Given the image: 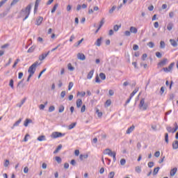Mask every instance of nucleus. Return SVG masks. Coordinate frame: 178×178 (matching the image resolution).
Returning <instances> with one entry per match:
<instances>
[{
	"mask_svg": "<svg viewBox=\"0 0 178 178\" xmlns=\"http://www.w3.org/2000/svg\"><path fill=\"white\" fill-rule=\"evenodd\" d=\"M38 141H46L47 140V137H45V136L42 135L40 136L38 138H37Z\"/></svg>",
	"mask_w": 178,
	"mask_h": 178,
	"instance_id": "f3484780",
	"label": "nucleus"
},
{
	"mask_svg": "<svg viewBox=\"0 0 178 178\" xmlns=\"http://www.w3.org/2000/svg\"><path fill=\"white\" fill-rule=\"evenodd\" d=\"M154 166V162L153 161H150L148 163V167L149 168H152Z\"/></svg>",
	"mask_w": 178,
	"mask_h": 178,
	"instance_id": "774afa93",
	"label": "nucleus"
},
{
	"mask_svg": "<svg viewBox=\"0 0 178 178\" xmlns=\"http://www.w3.org/2000/svg\"><path fill=\"white\" fill-rule=\"evenodd\" d=\"M55 159L57 162V163H62V159L60 158V156H56Z\"/></svg>",
	"mask_w": 178,
	"mask_h": 178,
	"instance_id": "f704fd0d",
	"label": "nucleus"
},
{
	"mask_svg": "<svg viewBox=\"0 0 178 178\" xmlns=\"http://www.w3.org/2000/svg\"><path fill=\"white\" fill-rule=\"evenodd\" d=\"M115 9H116V6H113L111 9L109 10V13H113V12H115Z\"/></svg>",
	"mask_w": 178,
	"mask_h": 178,
	"instance_id": "680f3d73",
	"label": "nucleus"
},
{
	"mask_svg": "<svg viewBox=\"0 0 178 178\" xmlns=\"http://www.w3.org/2000/svg\"><path fill=\"white\" fill-rule=\"evenodd\" d=\"M120 27H122V25H118V24L115 25L113 26L114 31H118L119 29H120Z\"/></svg>",
	"mask_w": 178,
	"mask_h": 178,
	"instance_id": "72a5a7b5",
	"label": "nucleus"
},
{
	"mask_svg": "<svg viewBox=\"0 0 178 178\" xmlns=\"http://www.w3.org/2000/svg\"><path fill=\"white\" fill-rule=\"evenodd\" d=\"M173 66H175V63H172L171 64H170V65L168 66L169 72H172V70L173 69Z\"/></svg>",
	"mask_w": 178,
	"mask_h": 178,
	"instance_id": "79ce46f5",
	"label": "nucleus"
},
{
	"mask_svg": "<svg viewBox=\"0 0 178 178\" xmlns=\"http://www.w3.org/2000/svg\"><path fill=\"white\" fill-rule=\"evenodd\" d=\"M133 97H134V91H132V92L131 93L129 98L127 99V100L126 101V104L127 105V104H129L130 102V101H131V99L133 98Z\"/></svg>",
	"mask_w": 178,
	"mask_h": 178,
	"instance_id": "a211bd4d",
	"label": "nucleus"
},
{
	"mask_svg": "<svg viewBox=\"0 0 178 178\" xmlns=\"http://www.w3.org/2000/svg\"><path fill=\"white\" fill-rule=\"evenodd\" d=\"M65 134H62L61 132L55 131L51 134V137L53 138H59V137H64Z\"/></svg>",
	"mask_w": 178,
	"mask_h": 178,
	"instance_id": "20e7f679",
	"label": "nucleus"
},
{
	"mask_svg": "<svg viewBox=\"0 0 178 178\" xmlns=\"http://www.w3.org/2000/svg\"><path fill=\"white\" fill-rule=\"evenodd\" d=\"M165 47V42L164 41H161L160 42V48L161 49H163Z\"/></svg>",
	"mask_w": 178,
	"mask_h": 178,
	"instance_id": "ea45409f",
	"label": "nucleus"
},
{
	"mask_svg": "<svg viewBox=\"0 0 178 178\" xmlns=\"http://www.w3.org/2000/svg\"><path fill=\"white\" fill-rule=\"evenodd\" d=\"M31 13V4H29L25 8H22L19 13V17H23V22L29 19Z\"/></svg>",
	"mask_w": 178,
	"mask_h": 178,
	"instance_id": "f257e3e1",
	"label": "nucleus"
},
{
	"mask_svg": "<svg viewBox=\"0 0 178 178\" xmlns=\"http://www.w3.org/2000/svg\"><path fill=\"white\" fill-rule=\"evenodd\" d=\"M44 72H47V68H44L43 70H42L40 72V74H39V75L38 76V79H40L41 77V76H42V74H44Z\"/></svg>",
	"mask_w": 178,
	"mask_h": 178,
	"instance_id": "c03bdc74",
	"label": "nucleus"
},
{
	"mask_svg": "<svg viewBox=\"0 0 178 178\" xmlns=\"http://www.w3.org/2000/svg\"><path fill=\"white\" fill-rule=\"evenodd\" d=\"M166 130L168 131V133H172L173 128H172L171 127H167Z\"/></svg>",
	"mask_w": 178,
	"mask_h": 178,
	"instance_id": "4d7b16f0",
	"label": "nucleus"
},
{
	"mask_svg": "<svg viewBox=\"0 0 178 178\" xmlns=\"http://www.w3.org/2000/svg\"><path fill=\"white\" fill-rule=\"evenodd\" d=\"M83 41H84V39L83 38L81 39L79 41H78L77 43L74 44V47H79V45H80V44H81V42H83Z\"/></svg>",
	"mask_w": 178,
	"mask_h": 178,
	"instance_id": "49530a36",
	"label": "nucleus"
},
{
	"mask_svg": "<svg viewBox=\"0 0 178 178\" xmlns=\"http://www.w3.org/2000/svg\"><path fill=\"white\" fill-rule=\"evenodd\" d=\"M95 83H101V79H99V76H98V75L95 76Z\"/></svg>",
	"mask_w": 178,
	"mask_h": 178,
	"instance_id": "052dcab7",
	"label": "nucleus"
},
{
	"mask_svg": "<svg viewBox=\"0 0 178 178\" xmlns=\"http://www.w3.org/2000/svg\"><path fill=\"white\" fill-rule=\"evenodd\" d=\"M140 66L143 67V69H148V65L147 63H140Z\"/></svg>",
	"mask_w": 178,
	"mask_h": 178,
	"instance_id": "a18cd8bd",
	"label": "nucleus"
},
{
	"mask_svg": "<svg viewBox=\"0 0 178 178\" xmlns=\"http://www.w3.org/2000/svg\"><path fill=\"white\" fill-rule=\"evenodd\" d=\"M111 104H112V101L111 99H108L105 102V106H111Z\"/></svg>",
	"mask_w": 178,
	"mask_h": 178,
	"instance_id": "4c0bfd02",
	"label": "nucleus"
},
{
	"mask_svg": "<svg viewBox=\"0 0 178 178\" xmlns=\"http://www.w3.org/2000/svg\"><path fill=\"white\" fill-rule=\"evenodd\" d=\"M76 124H77L76 122H73L71 124L68 126V130H72V129H74L76 127Z\"/></svg>",
	"mask_w": 178,
	"mask_h": 178,
	"instance_id": "c85d7f7f",
	"label": "nucleus"
},
{
	"mask_svg": "<svg viewBox=\"0 0 178 178\" xmlns=\"http://www.w3.org/2000/svg\"><path fill=\"white\" fill-rule=\"evenodd\" d=\"M135 170L136 173H141V167L140 166L136 167Z\"/></svg>",
	"mask_w": 178,
	"mask_h": 178,
	"instance_id": "37998d69",
	"label": "nucleus"
},
{
	"mask_svg": "<svg viewBox=\"0 0 178 178\" xmlns=\"http://www.w3.org/2000/svg\"><path fill=\"white\" fill-rule=\"evenodd\" d=\"M177 172V168H174L170 170V176L173 177L175 175H176Z\"/></svg>",
	"mask_w": 178,
	"mask_h": 178,
	"instance_id": "aec40b11",
	"label": "nucleus"
},
{
	"mask_svg": "<svg viewBox=\"0 0 178 178\" xmlns=\"http://www.w3.org/2000/svg\"><path fill=\"white\" fill-rule=\"evenodd\" d=\"M96 113H97L98 118H102V112H99V109H96Z\"/></svg>",
	"mask_w": 178,
	"mask_h": 178,
	"instance_id": "a19ab883",
	"label": "nucleus"
},
{
	"mask_svg": "<svg viewBox=\"0 0 178 178\" xmlns=\"http://www.w3.org/2000/svg\"><path fill=\"white\" fill-rule=\"evenodd\" d=\"M170 42L172 47H177V42L173 39L170 40Z\"/></svg>",
	"mask_w": 178,
	"mask_h": 178,
	"instance_id": "393cba45",
	"label": "nucleus"
},
{
	"mask_svg": "<svg viewBox=\"0 0 178 178\" xmlns=\"http://www.w3.org/2000/svg\"><path fill=\"white\" fill-rule=\"evenodd\" d=\"M35 49V46H31L27 51L28 54H33L34 52V50Z\"/></svg>",
	"mask_w": 178,
	"mask_h": 178,
	"instance_id": "b1692460",
	"label": "nucleus"
},
{
	"mask_svg": "<svg viewBox=\"0 0 178 178\" xmlns=\"http://www.w3.org/2000/svg\"><path fill=\"white\" fill-rule=\"evenodd\" d=\"M9 86L11 87L13 90V88H15V81L13 79L10 80Z\"/></svg>",
	"mask_w": 178,
	"mask_h": 178,
	"instance_id": "7c9ffc66",
	"label": "nucleus"
},
{
	"mask_svg": "<svg viewBox=\"0 0 178 178\" xmlns=\"http://www.w3.org/2000/svg\"><path fill=\"white\" fill-rule=\"evenodd\" d=\"M88 158V154H80L79 159L80 161H84V159H87Z\"/></svg>",
	"mask_w": 178,
	"mask_h": 178,
	"instance_id": "dca6fc26",
	"label": "nucleus"
},
{
	"mask_svg": "<svg viewBox=\"0 0 178 178\" xmlns=\"http://www.w3.org/2000/svg\"><path fill=\"white\" fill-rule=\"evenodd\" d=\"M62 147H63L62 144H60V145L57 147V148L54 150V154H58V152H59V150H60V149H62Z\"/></svg>",
	"mask_w": 178,
	"mask_h": 178,
	"instance_id": "a878e982",
	"label": "nucleus"
},
{
	"mask_svg": "<svg viewBox=\"0 0 178 178\" xmlns=\"http://www.w3.org/2000/svg\"><path fill=\"white\" fill-rule=\"evenodd\" d=\"M42 20H44V18L42 17H39L38 19L36 20L37 25L38 26L41 25V23H42Z\"/></svg>",
	"mask_w": 178,
	"mask_h": 178,
	"instance_id": "5701e85b",
	"label": "nucleus"
},
{
	"mask_svg": "<svg viewBox=\"0 0 178 178\" xmlns=\"http://www.w3.org/2000/svg\"><path fill=\"white\" fill-rule=\"evenodd\" d=\"M38 61H35L33 65H31L29 70H28V73H32V74H35V70L37 69V66H38Z\"/></svg>",
	"mask_w": 178,
	"mask_h": 178,
	"instance_id": "f03ea898",
	"label": "nucleus"
},
{
	"mask_svg": "<svg viewBox=\"0 0 178 178\" xmlns=\"http://www.w3.org/2000/svg\"><path fill=\"white\" fill-rule=\"evenodd\" d=\"M120 165H122V166H124V165H126V159H122L120 160Z\"/></svg>",
	"mask_w": 178,
	"mask_h": 178,
	"instance_id": "3c124183",
	"label": "nucleus"
},
{
	"mask_svg": "<svg viewBox=\"0 0 178 178\" xmlns=\"http://www.w3.org/2000/svg\"><path fill=\"white\" fill-rule=\"evenodd\" d=\"M115 177V172L112 171L108 174V178H113Z\"/></svg>",
	"mask_w": 178,
	"mask_h": 178,
	"instance_id": "8fccbe9b",
	"label": "nucleus"
},
{
	"mask_svg": "<svg viewBox=\"0 0 178 178\" xmlns=\"http://www.w3.org/2000/svg\"><path fill=\"white\" fill-rule=\"evenodd\" d=\"M81 113H84V112H86V106L85 104H83L81 108Z\"/></svg>",
	"mask_w": 178,
	"mask_h": 178,
	"instance_id": "e2e57ef3",
	"label": "nucleus"
},
{
	"mask_svg": "<svg viewBox=\"0 0 178 178\" xmlns=\"http://www.w3.org/2000/svg\"><path fill=\"white\" fill-rule=\"evenodd\" d=\"M76 108H81V105H83V100L81 99H78L76 100Z\"/></svg>",
	"mask_w": 178,
	"mask_h": 178,
	"instance_id": "f8f14e48",
	"label": "nucleus"
},
{
	"mask_svg": "<svg viewBox=\"0 0 178 178\" xmlns=\"http://www.w3.org/2000/svg\"><path fill=\"white\" fill-rule=\"evenodd\" d=\"M74 83L73 82H70L68 85V90L70 91L73 88Z\"/></svg>",
	"mask_w": 178,
	"mask_h": 178,
	"instance_id": "09e8293b",
	"label": "nucleus"
},
{
	"mask_svg": "<svg viewBox=\"0 0 178 178\" xmlns=\"http://www.w3.org/2000/svg\"><path fill=\"white\" fill-rule=\"evenodd\" d=\"M92 76H94V70H91L87 75V79L88 80H91L92 79Z\"/></svg>",
	"mask_w": 178,
	"mask_h": 178,
	"instance_id": "9b49d317",
	"label": "nucleus"
},
{
	"mask_svg": "<svg viewBox=\"0 0 178 178\" xmlns=\"http://www.w3.org/2000/svg\"><path fill=\"white\" fill-rule=\"evenodd\" d=\"M147 45L149 48H154V47H155V44H154V42H149L147 43Z\"/></svg>",
	"mask_w": 178,
	"mask_h": 178,
	"instance_id": "de8ad7c7",
	"label": "nucleus"
},
{
	"mask_svg": "<svg viewBox=\"0 0 178 178\" xmlns=\"http://www.w3.org/2000/svg\"><path fill=\"white\" fill-rule=\"evenodd\" d=\"M104 23H105V18H102V19L100 21L99 29H101V27L104 26Z\"/></svg>",
	"mask_w": 178,
	"mask_h": 178,
	"instance_id": "e433bc0d",
	"label": "nucleus"
},
{
	"mask_svg": "<svg viewBox=\"0 0 178 178\" xmlns=\"http://www.w3.org/2000/svg\"><path fill=\"white\" fill-rule=\"evenodd\" d=\"M77 58L80 60H86V56L84 55V54L79 53L77 54Z\"/></svg>",
	"mask_w": 178,
	"mask_h": 178,
	"instance_id": "1a4fd4ad",
	"label": "nucleus"
},
{
	"mask_svg": "<svg viewBox=\"0 0 178 178\" xmlns=\"http://www.w3.org/2000/svg\"><path fill=\"white\" fill-rule=\"evenodd\" d=\"M9 10H10V9L7 8L6 10L0 14V17L1 19H3V17H5V16H6L9 13Z\"/></svg>",
	"mask_w": 178,
	"mask_h": 178,
	"instance_id": "6e6552de",
	"label": "nucleus"
},
{
	"mask_svg": "<svg viewBox=\"0 0 178 178\" xmlns=\"http://www.w3.org/2000/svg\"><path fill=\"white\" fill-rule=\"evenodd\" d=\"M20 123H22V118H19V119L13 124V127H12V129H13L14 127H16L19 126V124H20Z\"/></svg>",
	"mask_w": 178,
	"mask_h": 178,
	"instance_id": "cd10ccee",
	"label": "nucleus"
},
{
	"mask_svg": "<svg viewBox=\"0 0 178 178\" xmlns=\"http://www.w3.org/2000/svg\"><path fill=\"white\" fill-rule=\"evenodd\" d=\"M159 169H161V168H159V167H157V168L154 169V171H153V175L154 176L158 175V172H159Z\"/></svg>",
	"mask_w": 178,
	"mask_h": 178,
	"instance_id": "473e14b6",
	"label": "nucleus"
},
{
	"mask_svg": "<svg viewBox=\"0 0 178 178\" xmlns=\"http://www.w3.org/2000/svg\"><path fill=\"white\" fill-rule=\"evenodd\" d=\"M172 148H173V149H178V140H175L172 143Z\"/></svg>",
	"mask_w": 178,
	"mask_h": 178,
	"instance_id": "412c9836",
	"label": "nucleus"
},
{
	"mask_svg": "<svg viewBox=\"0 0 178 178\" xmlns=\"http://www.w3.org/2000/svg\"><path fill=\"white\" fill-rule=\"evenodd\" d=\"M8 0H1V1H0V8H2V6H3V5H5V3H6V1H7Z\"/></svg>",
	"mask_w": 178,
	"mask_h": 178,
	"instance_id": "603ef678",
	"label": "nucleus"
},
{
	"mask_svg": "<svg viewBox=\"0 0 178 178\" xmlns=\"http://www.w3.org/2000/svg\"><path fill=\"white\" fill-rule=\"evenodd\" d=\"M165 141L167 144L169 143V134H168V133L165 134Z\"/></svg>",
	"mask_w": 178,
	"mask_h": 178,
	"instance_id": "58836bf2",
	"label": "nucleus"
},
{
	"mask_svg": "<svg viewBox=\"0 0 178 178\" xmlns=\"http://www.w3.org/2000/svg\"><path fill=\"white\" fill-rule=\"evenodd\" d=\"M19 0H13V1L10 3V6H13L15 5H16V3H17L19 2Z\"/></svg>",
	"mask_w": 178,
	"mask_h": 178,
	"instance_id": "6e6d98bb",
	"label": "nucleus"
},
{
	"mask_svg": "<svg viewBox=\"0 0 178 178\" xmlns=\"http://www.w3.org/2000/svg\"><path fill=\"white\" fill-rule=\"evenodd\" d=\"M67 67H68V70H70V72H73L74 70V67L72 65V63H68Z\"/></svg>",
	"mask_w": 178,
	"mask_h": 178,
	"instance_id": "2f4dec72",
	"label": "nucleus"
},
{
	"mask_svg": "<svg viewBox=\"0 0 178 178\" xmlns=\"http://www.w3.org/2000/svg\"><path fill=\"white\" fill-rule=\"evenodd\" d=\"M168 62V58H163L157 64V66L158 67H163V66H166Z\"/></svg>",
	"mask_w": 178,
	"mask_h": 178,
	"instance_id": "39448f33",
	"label": "nucleus"
},
{
	"mask_svg": "<svg viewBox=\"0 0 178 178\" xmlns=\"http://www.w3.org/2000/svg\"><path fill=\"white\" fill-rule=\"evenodd\" d=\"M77 95H81V97H86V92H78Z\"/></svg>",
	"mask_w": 178,
	"mask_h": 178,
	"instance_id": "13d9d810",
	"label": "nucleus"
},
{
	"mask_svg": "<svg viewBox=\"0 0 178 178\" xmlns=\"http://www.w3.org/2000/svg\"><path fill=\"white\" fill-rule=\"evenodd\" d=\"M29 123H33V120H31V119L27 118L24 121V126H25V127H27V126H29Z\"/></svg>",
	"mask_w": 178,
	"mask_h": 178,
	"instance_id": "4468645a",
	"label": "nucleus"
},
{
	"mask_svg": "<svg viewBox=\"0 0 178 178\" xmlns=\"http://www.w3.org/2000/svg\"><path fill=\"white\" fill-rule=\"evenodd\" d=\"M131 33H134V26H131L129 31H126L124 32V35L126 37H130Z\"/></svg>",
	"mask_w": 178,
	"mask_h": 178,
	"instance_id": "423d86ee",
	"label": "nucleus"
},
{
	"mask_svg": "<svg viewBox=\"0 0 178 178\" xmlns=\"http://www.w3.org/2000/svg\"><path fill=\"white\" fill-rule=\"evenodd\" d=\"M101 42H102V38H98L95 42V45H97V47H101Z\"/></svg>",
	"mask_w": 178,
	"mask_h": 178,
	"instance_id": "2eb2a0df",
	"label": "nucleus"
},
{
	"mask_svg": "<svg viewBox=\"0 0 178 178\" xmlns=\"http://www.w3.org/2000/svg\"><path fill=\"white\" fill-rule=\"evenodd\" d=\"M102 140H106V134H101Z\"/></svg>",
	"mask_w": 178,
	"mask_h": 178,
	"instance_id": "338daca9",
	"label": "nucleus"
},
{
	"mask_svg": "<svg viewBox=\"0 0 178 178\" xmlns=\"http://www.w3.org/2000/svg\"><path fill=\"white\" fill-rule=\"evenodd\" d=\"M41 2V0H36L35 2V7L33 10V13H37V10H38V6L40 5V3Z\"/></svg>",
	"mask_w": 178,
	"mask_h": 178,
	"instance_id": "0eeeda50",
	"label": "nucleus"
},
{
	"mask_svg": "<svg viewBox=\"0 0 178 178\" xmlns=\"http://www.w3.org/2000/svg\"><path fill=\"white\" fill-rule=\"evenodd\" d=\"M173 23L170 22L168 23V24L167 25V30H168V31H171L172 29H173Z\"/></svg>",
	"mask_w": 178,
	"mask_h": 178,
	"instance_id": "4be33fe9",
	"label": "nucleus"
},
{
	"mask_svg": "<svg viewBox=\"0 0 178 178\" xmlns=\"http://www.w3.org/2000/svg\"><path fill=\"white\" fill-rule=\"evenodd\" d=\"M58 6H59V4L58 3H56L53 8L51 9V13H55V12L56 11V9H58Z\"/></svg>",
	"mask_w": 178,
	"mask_h": 178,
	"instance_id": "bb28decb",
	"label": "nucleus"
},
{
	"mask_svg": "<svg viewBox=\"0 0 178 178\" xmlns=\"http://www.w3.org/2000/svg\"><path fill=\"white\" fill-rule=\"evenodd\" d=\"M47 55H49V51H48L47 54H42L41 56H39V60H44L45 58L47 56Z\"/></svg>",
	"mask_w": 178,
	"mask_h": 178,
	"instance_id": "ddd939ff",
	"label": "nucleus"
},
{
	"mask_svg": "<svg viewBox=\"0 0 178 178\" xmlns=\"http://www.w3.org/2000/svg\"><path fill=\"white\" fill-rule=\"evenodd\" d=\"M66 95V91L63 90L60 93L61 98H65V96Z\"/></svg>",
	"mask_w": 178,
	"mask_h": 178,
	"instance_id": "0e129e2a",
	"label": "nucleus"
},
{
	"mask_svg": "<svg viewBox=\"0 0 178 178\" xmlns=\"http://www.w3.org/2000/svg\"><path fill=\"white\" fill-rule=\"evenodd\" d=\"M156 56L159 58V59H161V58H162V54H161L159 51H157L156 52Z\"/></svg>",
	"mask_w": 178,
	"mask_h": 178,
	"instance_id": "5fc2aeb1",
	"label": "nucleus"
},
{
	"mask_svg": "<svg viewBox=\"0 0 178 178\" xmlns=\"http://www.w3.org/2000/svg\"><path fill=\"white\" fill-rule=\"evenodd\" d=\"M65 111V106L63 105H60L58 108L59 113H62Z\"/></svg>",
	"mask_w": 178,
	"mask_h": 178,
	"instance_id": "c9c22d12",
	"label": "nucleus"
},
{
	"mask_svg": "<svg viewBox=\"0 0 178 178\" xmlns=\"http://www.w3.org/2000/svg\"><path fill=\"white\" fill-rule=\"evenodd\" d=\"M139 108L141 111H147L148 108V104H145V101L144 99L140 100Z\"/></svg>",
	"mask_w": 178,
	"mask_h": 178,
	"instance_id": "7ed1b4c3",
	"label": "nucleus"
},
{
	"mask_svg": "<svg viewBox=\"0 0 178 178\" xmlns=\"http://www.w3.org/2000/svg\"><path fill=\"white\" fill-rule=\"evenodd\" d=\"M54 111H55V106H51L49 108V112H54Z\"/></svg>",
	"mask_w": 178,
	"mask_h": 178,
	"instance_id": "bf43d9fd",
	"label": "nucleus"
},
{
	"mask_svg": "<svg viewBox=\"0 0 178 178\" xmlns=\"http://www.w3.org/2000/svg\"><path fill=\"white\" fill-rule=\"evenodd\" d=\"M105 151H108V152H106V154H107V155H109V156H113L115 154L116 155V152H112L111 149H106Z\"/></svg>",
	"mask_w": 178,
	"mask_h": 178,
	"instance_id": "9d476101",
	"label": "nucleus"
},
{
	"mask_svg": "<svg viewBox=\"0 0 178 178\" xmlns=\"http://www.w3.org/2000/svg\"><path fill=\"white\" fill-rule=\"evenodd\" d=\"M134 130V124H132L131 127L128 128V129L127 130L126 134H130V133H131Z\"/></svg>",
	"mask_w": 178,
	"mask_h": 178,
	"instance_id": "6ab92c4d",
	"label": "nucleus"
},
{
	"mask_svg": "<svg viewBox=\"0 0 178 178\" xmlns=\"http://www.w3.org/2000/svg\"><path fill=\"white\" fill-rule=\"evenodd\" d=\"M19 62H20V59H19V58H17V59L15 61V63H14V64H13V67H16V66L17 65V63H19Z\"/></svg>",
	"mask_w": 178,
	"mask_h": 178,
	"instance_id": "864d4df0",
	"label": "nucleus"
},
{
	"mask_svg": "<svg viewBox=\"0 0 178 178\" xmlns=\"http://www.w3.org/2000/svg\"><path fill=\"white\" fill-rule=\"evenodd\" d=\"M5 168H8L9 166V160H6L4 163Z\"/></svg>",
	"mask_w": 178,
	"mask_h": 178,
	"instance_id": "69168bd1",
	"label": "nucleus"
},
{
	"mask_svg": "<svg viewBox=\"0 0 178 178\" xmlns=\"http://www.w3.org/2000/svg\"><path fill=\"white\" fill-rule=\"evenodd\" d=\"M99 77H100L101 80H106V75L104 72H101L99 74Z\"/></svg>",
	"mask_w": 178,
	"mask_h": 178,
	"instance_id": "c756f323",
	"label": "nucleus"
}]
</instances>
